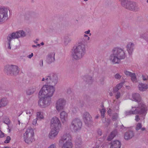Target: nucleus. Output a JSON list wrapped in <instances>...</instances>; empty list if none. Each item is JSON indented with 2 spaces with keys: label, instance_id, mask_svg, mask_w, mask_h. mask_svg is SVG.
<instances>
[{
  "label": "nucleus",
  "instance_id": "10",
  "mask_svg": "<svg viewBox=\"0 0 148 148\" xmlns=\"http://www.w3.org/2000/svg\"><path fill=\"white\" fill-rule=\"evenodd\" d=\"M66 104V101L64 98H59L55 102V108L58 112H60L64 109Z\"/></svg>",
  "mask_w": 148,
  "mask_h": 148
},
{
  "label": "nucleus",
  "instance_id": "34",
  "mask_svg": "<svg viewBox=\"0 0 148 148\" xmlns=\"http://www.w3.org/2000/svg\"><path fill=\"white\" fill-rule=\"evenodd\" d=\"M18 34L19 36V38L23 37L26 35L25 32L23 30H19L17 31Z\"/></svg>",
  "mask_w": 148,
  "mask_h": 148
},
{
  "label": "nucleus",
  "instance_id": "3",
  "mask_svg": "<svg viewBox=\"0 0 148 148\" xmlns=\"http://www.w3.org/2000/svg\"><path fill=\"white\" fill-rule=\"evenodd\" d=\"M73 140L69 134H65L61 137L59 141V145L62 148H73Z\"/></svg>",
  "mask_w": 148,
  "mask_h": 148
},
{
  "label": "nucleus",
  "instance_id": "22",
  "mask_svg": "<svg viewBox=\"0 0 148 148\" xmlns=\"http://www.w3.org/2000/svg\"><path fill=\"white\" fill-rule=\"evenodd\" d=\"M138 88L140 91H144L146 90L148 88V86L147 84L141 83L138 84Z\"/></svg>",
  "mask_w": 148,
  "mask_h": 148
},
{
  "label": "nucleus",
  "instance_id": "63",
  "mask_svg": "<svg viewBox=\"0 0 148 148\" xmlns=\"http://www.w3.org/2000/svg\"><path fill=\"white\" fill-rule=\"evenodd\" d=\"M40 44V45H44V43L43 42H42Z\"/></svg>",
  "mask_w": 148,
  "mask_h": 148
},
{
  "label": "nucleus",
  "instance_id": "64",
  "mask_svg": "<svg viewBox=\"0 0 148 148\" xmlns=\"http://www.w3.org/2000/svg\"><path fill=\"white\" fill-rule=\"evenodd\" d=\"M11 128H10L9 129H8V132H10L11 131Z\"/></svg>",
  "mask_w": 148,
  "mask_h": 148
},
{
  "label": "nucleus",
  "instance_id": "29",
  "mask_svg": "<svg viewBox=\"0 0 148 148\" xmlns=\"http://www.w3.org/2000/svg\"><path fill=\"white\" fill-rule=\"evenodd\" d=\"M82 140L80 137L76 140L75 142V147L76 148H80L81 147V144L82 143Z\"/></svg>",
  "mask_w": 148,
  "mask_h": 148
},
{
  "label": "nucleus",
  "instance_id": "20",
  "mask_svg": "<svg viewBox=\"0 0 148 148\" xmlns=\"http://www.w3.org/2000/svg\"><path fill=\"white\" fill-rule=\"evenodd\" d=\"M55 53L54 52L51 53L48 55L47 59L48 63L50 64L55 61Z\"/></svg>",
  "mask_w": 148,
  "mask_h": 148
},
{
  "label": "nucleus",
  "instance_id": "9",
  "mask_svg": "<svg viewBox=\"0 0 148 148\" xmlns=\"http://www.w3.org/2000/svg\"><path fill=\"white\" fill-rule=\"evenodd\" d=\"M4 71L8 74L16 75L19 72V69L16 65H11L6 66Z\"/></svg>",
  "mask_w": 148,
  "mask_h": 148
},
{
  "label": "nucleus",
  "instance_id": "27",
  "mask_svg": "<svg viewBox=\"0 0 148 148\" xmlns=\"http://www.w3.org/2000/svg\"><path fill=\"white\" fill-rule=\"evenodd\" d=\"M36 90V88L35 87L30 88L26 90V94L28 95H31L34 93Z\"/></svg>",
  "mask_w": 148,
  "mask_h": 148
},
{
  "label": "nucleus",
  "instance_id": "25",
  "mask_svg": "<svg viewBox=\"0 0 148 148\" xmlns=\"http://www.w3.org/2000/svg\"><path fill=\"white\" fill-rule=\"evenodd\" d=\"M36 118L39 120L44 119V113L42 111H38L36 113Z\"/></svg>",
  "mask_w": 148,
  "mask_h": 148
},
{
  "label": "nucleus",
  "instance_id": "50",
  "mask_svg": "<svg viewBox=\"0 0 148 148\" xmlns=\"http://www.w3.org/2000/svg\"><path fill=\"white\" fill-rule=\"evenodd\" d=\"M84 36L85 37H87V39H86L87 40H89L90 39V38L86 34H84Z\"/></svg>",
  "mask_w": 148,
  "mask_h": 148
},
{
  "label": "nucleus",
  "instance_id": "33",
  "mask_svg": "<svg viewBox=\"0 0 148 148\" xmlns=\"http://www.w3.org/2000/svg\"><path fill=\"white\" fill-rule=\"evenodd\" d=\"M129 0H119V1L121 2V5L123 7H124L125 8H126L127 5Z\"/></svg>",
  "mask_w": 148,
  "mask_h": 148
},
{
  "label": "nucleus",
  "instance_id": "32",
  "mask_svg": "<svg viewBox=\"0 0 148 148\" xmlns=\"http://www.w3.org/2000/svg\"><path fill=\"white\" fill-rule=\"evenodd\" d=\"M124 82L120 83L116 85V87L113 88V90L114 92L117 91L123 86Z\"/></svg>",
  "mask_w": 148,
  "mask_h": 148
},
{
  "label": "nucleus",
  "instance_id": "42",
  "mask_svg": "<svg viewBox=\"0 0 148 148\" xmlns=\"http://www.w3.org/2000/svg\"><path fill=\"white\" fill-rule=\"evenodd\" d=\"M142 78L143 80L146 81L148 80V76L146 75H143Z\"/></svg>",
  "mask_w": 148,
  "mask_h": 148
},
{
  "label": "nucleus",
  "instance_id": "12",
  "mask_svg": "<svg viewBox=\"0 0 148 148\" xmlns=\"http://www.w3.org/2000/svg\"><path fill=\"white\" fill-rule=\"evenodd\" d=\"M51 127L61 129L62 124L59 119L57 117H53L50 120Z\"/></svg>",
  "mask_w": 148,
  "mask_h": 148
},
{
  "label": "nucleus",
  "instance_id": "4",
  "mask_svg": "<svg viewBox=\"0 0 148 148\" xmlns=\"http://www.w3.org/2000/svg\"><path fill=\"white\" fill-rule=\"evenodd\" d=\"M86 49L85 45L82 42L76 44L75 49V59L78 60L81 58L85 54Z\"/></svg>",
  "mask_w": 148,
  "mask_h": 148
},
{
  "label": "nucleus",
  "instance_id": "54",
  "mask_svg": "<svg viewBox=\"0 0 148 148\" xmlns=\"http://www.w3.org/2000/svg\"><path fill=\"white\" fill-rule=\"evenodd\" d=\"M33 56V53H32L30 54L29 55L27 56V57H28L29 59H31L32 58Z\"/></svg>",
  "mask_w": 148,
  "mask_h": 148
},
{
  "label": "nucleus",
  "instance_id": "11",
  "mask_svg": "<svg viewBox=\"0 0 148 148\" xmlns=\"http://www.w3.org/2000/svg\"><path fill=\"white\" fill-rule=\"evenodd\" d=\"M8 9L5 7H0V23L5 22L8 18Z\"/></svg>",
  "mask_w": 148,
  "mask_h": 148
},
{
  "label": "nucleus",
  "instance_id": "53",
  "mask_svg": "<svg viewBox=\"0 0 148 148\" xmlns=\"http://www.w3.org/2000/svg\"><path fill=\"white\" fill-rule=\"evenodd\" d=\"M67 93L68 94H71L72 92V89L71 88H69L67 91Z\"/></svg>",
  "mask_w": 148,
  "mask_h": 148
},
{
  "label": "nucleus",
  "instance_id": "43",
  "mask_svg": "<svg viewBox=\"0 0 148 148\" xmlns=\"http://www.w3.org/2000/svg\"><path fill=\"white\" fill-rule=\"evenodd\" d=\"M11 140V138L9 136H8L6 137V140L4 141L5 143H8Z\"/></svg>",
  "mask_w": 148,
  "mask_h": 148
},
{
  "label": "nucleus",
  "instance_id": "6",
  "mask_svg": "<svg viewBox=\"0 0 148 148\" xmlns=\"http://www.w3.org/2000/svg\"><path fill=\"white\" fill-rule=\"evenodd\" d=\"M142 107L139 108L137 107H132L131 110L125 111L124 113L126 116L130 115L132 114H139L143 116H145L147 113L146 108L144 109Z\"/></svg>",
  "mask_w": 148,
  "mask_h": 148
},
{
  "label": "nucleus",
  "instance_id": "45",
  "mask_svg": "<svg viewBox=\"0 0 148 148\" xmlns=\"http://www.w3.org/2000/svg\"><path fill=\"white\" fill-rule=\"evenodd\" d=\"M38 119L37 118H36L34 119L33 120L32 122V124L33 125H36L37 123V120Z\"/></svg>",
  "mask_w": 148,
  "mask_h": 148
},
{
  "label": "nucleus",
  "instance_id": "46",
  "mask_svg": "<svg viewBox=\"0 0 148 148\" xmlns=\"http://www.w3.org/2000/svg\"><path fill=\"white\" fill-rule=\"evenodd\" d=\"M70 128L72 130L74 129V123L73 121H72L70 126Z\"/></svg>",
  "mask_w": 148,
  "mask_h": 148
},
{
  "label": "nucleus",
  "instance_id": "17",
  "mask_svg": "<svg viewBox=\"0 0 148 148\" xmlns=\"http://www.w3.org/2000/svg\"><path fill=\"white\" fill-rule=\"evenodd\" d=\"M91 117L89 114L87 112H85L83 114V119L86 124H88L91 121Z\"/></svg>",
  "mask_w": 148,
  "mask_h": 148
},
{
  "label": "nucleus",
  "instance_id": "40",
  "mask_svg": "<svg viewBox=\"0 0 148 148\" xmlns=\"http://www.w3.org/2000/svg\"><path fill=\"white\" fill-rule=\"evenodd\" d=\"M140 38L145 39V40L148 43V37L146 38L145 37V34H142V35H141Z\"/></svg>",
  "mask_w": 148,
  "mask_h": 148
},
{
  "label": "nucleus",
  "instance_id": "55",
  "mask_svg": "<svg viewBox=\"0 0 148 148\" xmlns=\"http://www.w3.org/2000/svg\"><path fill=\"white\" fill-rule=\"evenodd\" d=\"M135 120L136 121H139L140 119L138 115H137L136 116Z\"/></svg>",
  "mask_w": 148,
  "mask_h": 148
},
{
  "label": "nucleus",
  "instance_id": "57",
  "mask_svg": "<svg viewBox=\"0 0 148 148\" xmlns=\"http://www.w3.org/2000/svg\"><path fill=\"white\" fill-rule=\"evenodd\" d=\"M23 111H21L19 113V116H20V115H21L23 113Z\"/></svg>",
  "mask_w": 148,
  "mask_h": 148
},
{
  "label": "nucleus",
  "instance_id": "16",
  "mask_svg": "<svg viewBox=\"0 0 148 148\" xmlns=\"http://www.w3.org/2000/svg\"><path fill=\"white\" fill-rule=\"evenodd\" d=\"M60 118L62 123H66L68 119L67 113L64 111H62L60 114Z\"/></svg>",
  "mask_w": 148,
  "mask_h": 148
},
{
  "label": "nucleus",
  "instance_id": "7",
  "mask_svg": "<svg viewBox=\"0 0 148 148\" xmlns=\"http://www.w3.org/2000/svg\"><path fill=\"white\" fill-rule=\"evenodd\" d=\"M119 103L118 102L116 105L112 107L110 106V108L108 110V114L110 116H112V119L113 121H116L119 118L118 114L117 113H113V112L118 111L119 109Z\"/></svg>",
  "mask_w": 148,
  "mask_h": 148
},
{
  "label": "nucleus",
  "instance_id": "15",
  "mask_svg": "<svg viewBox=\"0 0 148 148\" xmlns=\"http://www.w3.org/2000/svg\"><path fill=\"white\" fill-rule=\"evenodd\" d=\"M82 127V123L79 119H75V132L79 131Z\"/></svg>",
  "mask_w": 148,
  "mask_h": 148
},
{
  "label": "nucleus",
  "instance_id": "1",
  "mask_svg": "<svg viewBox=\"0 0 148 148\" xmlns=\"http://www.w3.org/2000/svg\"><path fill=\"white\" fill-rule=\"evenodd\" d=\"M42 81L47 85H44L39 92V95L41 97L38 104L40 107L45 108L49 106L51 103V97L55 91V86L58 82V77L56 74L51 73L43 77Z\"/></svg>",
  "mask_w": 148,
  "mask_h": 148
},
{
  "label": "nucleus",
  "instance_id": "31",
  "mask_svg": "<svg viewBox=\"0 0 148 148\" xmlns=\"http://www.w3.org/2000/svg\"><path fill=\"white\" fill-rule=\"evenodd\" d=\"M140 129L142 131H143L145 130V127L142 128L141 123H138L136 124V130L138 131Z\"/></svg>",
  "mask_w": 148,
  "mask_h": 148
},
{
  "label": "nucleus",
  "instance_id": "44",
  "mask_svg": "<svg viewBox=\"0 0 148 148\" xmlns=\"http://www.w3.org/2000/svg\"><path fill=\"white\" fill-rule=\"evenodd\" d=\"M48 148H56V144L54 143L51 144Z\"/></svg>",
  "mask_w": 148,
  "mask_h": 148
},
{
  "label": "nucleus",
  "instance_id": "60",
  "mask_svg": "<svg viewBox=\"0 0 148 148\" xmlns=\"http://www.w3.org/2000/svg\"><path fill=\"white\" fill-rule=\"evenodd\" d=\"M109 95L110 96H112L113 95V93L112 92H111L109 93Z\"/></svg>",
  "mask_w": 148,
  "mask_h": 148
},
{
  "label": "nucleus",
  "instance_id": "23",
  "mask_svg": "<svg viewBox=\"0 0 148 148\" xmlns=\"http://www.w3.org/2000/svg\"><path fill=\"white\" fill-rule=\"evenodd\" d=\"M0 102L2 107H5L8 104L9 101L7 98L3 97L0 100Z\"/></svg>",
  "mask_w": 148,
  "mask_h": 148
},
{
  "label": "nucleus",
  "instance_id": "47",
  "mask_svg": "<svg viewBox=\"0 0 148 148\" xmlns=\"http://www.w3.org/2000/svg\"><path fill=\"white\" fill-rule=\"evenodd\" d=\"M90 29L88 30L85 31L84 32V33L86 34H89V36H90L91 35V33H90Z\"/></svg>",
  "mask_w": 148,
  "mask_h": 148
},
{
  "label": "nucleus",
  "instance_id": "37",
  "mask_svg": "<svg viewBox=\"0 0 148 148\" xmlns=\"http://www.w3.org/2000/svg\"><path fill=\"white\" fill-rule=\"evenodd\" d=\"M85 79H87L86 81L88 82V83L91 82H92V78L91 77L86 76L83 78L84 80H85Z\"/></svg>",
  "mask_w": 148,
  "mask_h": 148
},
{
  "label": "nucleus",
  "instance_id": "38",
  "mask_svg": "<svg viewBox=\"0 0 148 148\" xmlns=\"http://www.w3.org/2000/svg\"><path fill=\"white\" fill-rule=\"evenodd\" d=\"M122 75L119 73H117L114 75V78L117 79H120Z\"/></svg>",
  "mask_w": 148,
  "mask_h": 148
},
{
  "label": "nucleus",
  "instance_id": "41",
  "mask_svg": "<svg viewBox=\"0 0 148 148\" xmlns=\"http://www.w3.org/2000/svg\"><path fill=\"white\" fill-rule=\"evenodd\" d=\"M4 122L7 125H8L10 123V120L8 118L6 117L4 119Z\"/></svg>",
  "mask_w": 148,
  "mask_h": 148
},
{
  "label": "nucleus",
  "instance_id": "19",
  "mask_svg": "<svg viewBox=\"0 0 148 148\" xmlns=\"http://www.w3.org/2000/svg\"><path fill=\"white\" fill-rule=\"evenodd\" d=\"M18 38H19V36L17 31L9 34L7 38V40H12L13 39H18Z\"/></svg>",
  "mask_w": 148,
  "mask_h": 148
},
{
  "label": "nucleus",
  "instance_id": "62",
  "mask_svg": "<svg viewBox=\"0 0 148 148\" xmlns=\"http://www.w3.org/2000/svg\"><path fill=\"white\" fill-rule=\"evenodd\" d=\"M36 46H37V47H40V44H37L36 45Z\"/></svg>",
  "mask_w": 148,
  "mask_h": 148
},
{
  "label": "nucleus",
  "instance_id": "14",
  "mask_svg": "<svg viewBox=\"0 0 148 148\" xmlns=\"http://www.w3.org/2000/svg\"><path fill=\"white\" fill-rule=\"evenodd\" d=\"M126 9L132 11H136L138 9L135 2L129 0Z\"/></svg>",
  "mask_w": 148,
  "mask_h": 148
},
{
  "label": "nucleus",
  "instance_id": "26",
  "mask_svg": "<svg viewBox=\"0 0 148 148\" xmlns=\"http://www.w3.org/2000/svg\"><path fill=\"white\" fill-rule=\"evenodd\" d=\"M102 122L104 123L106 127H108L110 124L111 120L110 119H108L106 120V118L105 117V116L103 117H102Z\"/></svg>",
  "mask_w": 148,
  "mask_h": 148
},
{
  "label": "nucleus",
  "instance_id": "21",
  "mask_svg": "<svg viewBox=\"0 0 148 148\" xmlns=\"http://www.w3.org/2000/svg\"><path fill=\"white\" fill-rule=\"evenodd\" d=\"M121 146L120 141L118 140H114L112 142L110 148H120Z\"/></svg>",
  "mask_w": 148,
  "mask_h": 148
},
{
  "label": "nucleus",
  "instance_id": "51",
  "mask_svg": "<svg viewBox=\"0 0 148 148\" xmlns=\"http://www.w3.org/2000/svg\"><path fill=\"white\" fill-rule=\"evenodd\" d=\"M8 41V48L10 49H11V47H10V43H11V40H7Z\"/></svg>",
  "mask_w": 148,
  "mask_h": 148
},
{
  "label": "nucleus",
  "instance_id": "24",
  "mask_svg": "<svg viewBox=\"0 0 148 148\" xmlns=\"http://www.w3.org/2000/svg\"><path fill=\"white\" fill-rule=\"evenodd\" d=\"M134 136L132 131H129L125 133L124 135V138L125 140H128L132 138Z\"/></svg>",
  "mask_w": 148,
  "mask_h": 148
},
{
  "label": "nucleus",
  "instance_id": "52",
  "mask_svg": "<svg viewBox=\"0 0 148 148\" xmlns=\"http://www.w3.org/2000/svg\"><path fill=\"white\" fill-rule=\"evenodd\" d=\"M72 54H71V58L73 60L74 58V51L73 50H72Z\"/></svg>",
  "mask_w": 148,
  "mask_h": 148
},
{
  "label": "nucleus",
  "instance_id": "39",
  "mask_svg": "<svg viewBox=\"0 0 148 148\" xmlns=\"http://www.w3.org/2000/svg\"><path fill=\"white\" fill-rule=\"evenodd\" d=\"M124 73L127 76L130 77L133 73L125 70L124 71Z\"/></svg>",
  "mask_w": 148,
  "mask_h": 148
},
{
  "label": "nucleus",
  "instance_id": "61",
  "mask_svg": "<svg viewBox=\"0 0 148 148\" xmlns=\"http://www.w3.org/2000/svg\"><path fill=\"white\" fill-rule=\"evenodd\" d=\"M10 128H11V127H10V126L8 124V129H9Z\"/></svg>",
  "mask_w": 148,
  "mask_h": 148
},
{
  "label": "nucleus",
  "instance_id": "13",
  "mask_svg": "<svg viewBox=\"0 0 148 148\" xmlns=\"http://www.w3.org/2000/svg\"><path fill=\"white\" fill-rule=\"evenodd\" d=\"M61 129L51 127L48 136V138L50 139H53L58 135Z\"/></svg>",
  "mask_w": 148,
  "mask_h": 148
},
{
  "label": "nucleus",
  "instance_id": "59",
  "mask_svg": "<svg viewBox=\"0 0 148 148\" xmlns=\"http://www.w3.org/2000/svg\"><path fill=\"white\" fill-rule=\"evenodd\" d=\"M32 47L33 48H36L37 47V46L36 45H32Z\"/></svg>",
  "mask_w": 148,
  "mask_h": 148
},
{
  "label": "nucleus",
  "instance_id": "8",
  "mask_svg": "<svg viewBox=\"0 0 148 148\" xmlns=\"http://www.w3.org/2000/svg\"><path fill=\"white\" fill-rule=\"evenodd\" d=\"M132 101L137 102L138 104L137 107L140 108V107H143V109H144L146 108L147 110L148 109V106L145 105L143 101L142 100L140 95L138 93L133 94L132 95V97L130 99Z\"/></svg>",
  "mask_w": 148,
  "mask_h": 148
},
{
  "label": "nucleus",
  "instance_id": "58",
  "mask_svg": "<svg viewBox=\"0 0 148 148\" xmlns=\"http://www.w3.org/2000/svg\"><path fill=\"white\" fill-rule=\"evenodd\" d=\"M41 64H40V66H43V61L42 60H41Z\"/></svg>",
  "mask_w": 148,
  "mask_h": 148
},
{
  "label": "nucleus",
  "instance_id": "28",
  "mask_svg": "<svg viewBox=\"0 0 148 148\" xmlns=\"http://www.w3.org/2000/svg\"><path fill=\"white\" fill-rule=\"evenodd\" d=\"M116 131H112L108 136L107 140L108 141H110L116 136Z\"/></svg>",
  "mask_w": 148,
  "mask_h": 148
},
{
  "label": "nucleus",
  "instance_id": "56",
  "mask_svg": "<svg viewBox=\"0 0 148 148\" xmlns=\"http://www.w3.org/2000/svg\"><path fill=\"white\" fill-rule=\"evenodd\" d=\"M97 132H98V134L100 136L101 135V134H102V132H101V130H99Z\"/></svg>",
  "mask_w": 148,
  "mask_h": 148
},
{
  "label": "nucleus",
  "instance_id": "35",
  "mask_svg": "<svg viewBox=\"0 0 148 148\" xmlns=\"http://www.w3.org/2000/svg\"><path fill=\"white\" fill-rule=\"evenodd\" d=\"M131 77V79L133 83H136L137 82V80L135 74L134 73L132 74V75L130 77Z\"/></svg>",
  "mask_w": 148,
  "mask_h": 148
},
{
  "label": "nucleus",
  "instance_id": "18",
  "mask_svg": "<svg viewBox=\"0 0 148 148\" xmlns=\"http://www.w3.org/2000/svg\"><path fill=\"white\" fill-rule=\"evenodd\" d=\"M134 44L133 42H128L126 46L127 50L130 55L131 54L134 49Z\"/></svg>",
  "mask_w": 148,
  "mask_h": 148
},
{
  "label": "nucleus",
  "instance_id": "48",
  "mask_svg": "<svg viewBox=\"0 0 148 148\" xmlns=\"http://www.w3.org/2000/svg\"><path fill=\"white\" fill-rule=\"evenodd\" d=\"M120 95L121 94L120 92H117L115 96V97L116 99H118L120 97Z\"/></svg>",
  "mask_w": 148,
  "mask_h": 148
},
{
  "label": "nucleus",
  "instance_id": "5",
  "mask_svg": "<svg viewBox=\"0 0 148 148\" xmlns=\"http://www.w3.org/2000/svg\"><path fill=\"white\" fill-rule=\"evenodd\" d=\"M23 139L25 142L28 144L35 140L34 131L32 128L29 127L26 130L23 134Z\"/></svg>",
  "mask_w": 148,
  "mask_h": 148
},
{
  "label": "nucleus",
  "instance_id": "2",
  "mask_svg": "<svg viewBox=\"0 0 148 148\" xmlns=\"http://www.w3.org/2000/svg\"><path fill=\"white\" fill-rule=\"evenodd\" d=\"M126 56L125 51L119 47L113 48L112 53L109 57L110 61L113 64H119L121 60L124 59Z\"/></svg>",
  "mask_w": 148,
  "mask_h": 148
},
{
  "label": "nucleus",
  "instance_id": "49",
  "mask_svg": "<svg viewBox=\"0 0 148 148\" xmlns=\"http://www.w3.org/2000/svg\"><path fill=\"white\" fill-rule=\"evenodd\" d=\"M4 136V134L0 130V138L3 137Z\"/></svg>",
  "mask_w": 148,
  "mask_h": 148
},
{
  "label": "nucleus",
  "instance_id": "36",
  "mask_svg": "<svg viewBox=\"0 0 148 148\" xmlns=\"http://www.w3.org/2000/svg\"><path fill=\"white\" fill-rule=\"evenodd\" d=\"M26 113V114L29 115V116H31L33 114L34 112V110L32 109H29L27 110H25Z\"/></svg>",
  "mask_w": 148,
  "mask_h": 148
},
{
  "label": "nucleus",
  "instance_id": "30",
  "mask_svg": "<svg viewBox=\"0 0 148 148\" xmlns=\"http://www.w3.org/2000/svg\"><path fill=\"white\" fill-rule=\"evenodd\" d=\"M101 109H100L99 111L101 114L102 117H103L105 116L106 112V110L105 108L104 107L103 105L102 104L100 106Z\"/></svg>",
  "mask_w": 148,
  "mask_h": 148
}]
</instances>
